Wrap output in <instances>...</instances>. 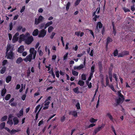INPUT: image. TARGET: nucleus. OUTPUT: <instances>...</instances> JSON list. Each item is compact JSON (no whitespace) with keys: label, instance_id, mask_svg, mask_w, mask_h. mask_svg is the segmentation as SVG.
Segmentation results:
<instances>
[{"label":"nucleus","instance_id":"obj_40","mask_svg":"<svg viewBox=\"0 0 135 135\" xmlns=\"http://www.w3.org/2000/svg\"><path fill=\"white\" fill-rule=\"evenodd\" d=\"M99 17V16H97V15H95L94 17L93 18L92 20L95 22L96 21H97V19Z\"/></svg>","mask_w":135,"mask_h":135},{"label":"nucleus","instance_id":"obj_51","mask_svg":"<svg viewBox=\"0 0 135 135\" xmlns=\"http://www.w3.org/2000/svg\"><path fill=\"white\" fill-rule=\"evenodd\" d=\"M65 115L63 116L61 118V122H63L65 120Z\"/></svg>","mask_w":135,"mask_h":135},{"label":"nucleus","instance_id":"obj_32","mask_svg":"<svg viewBox=\"0 0 135 135\" xmlns=\"http://www.w3.org/2000/svg\"><path fill=\"white\" fill-rule=\"evenodd\" d=\"M97 25L99 28H101L103 27V24L100 22H98L97 23Z\"/></svg>","mask_w":135,"mask_h":135},{"label":"nucleus","instance_id":"obj_47","mask_svg":"<svg viewBox=\"0 0 135 135\" xmlns=\"http://www.w3.org/2000/svg\"><path fill=\"white\" fill-rule=\"evenodd\" d=\"M22 28V27L21 26H18L16 30L18 31H20Z\"/></svg>","mask_w":135,"mask_h":135},{"label":"nucleus","instance_id":"obj_30","mask_svg":"<svg viewBox=\"0 0 135 135\" xmlns=\"http://www.w3.org/2000/svg\"><path fill=\"white\" fill-rule=\"evenodd\" d=\"M122 100V98H121L119 97L118 99H117L116 100V102L117 104H119L120 102L121 101H123Z\"/></svg>","mask_w":135,"mask_h":135},{"label":"nucleus","instance_id":"obj_11","mask_svg":"<svg viewBox=\"0 0 135 135\" xmlns=\"http://www.w3.org/2000/svg\"><path fill=\"white\" fill-rule=\"evenodd\" d=\"M95 65L94 64L91 68V71L90 72V74L93 75L94 74V73L95 71Z\"/></svg>","mask_w":135,"mask_h":135},{"label":"nucleus","instance_id":"obj_4","mask_svg":"<svg viewBox=\"0 0 135 135\" xmlns=\"http://www.w3.org/2000/svg\"><path fill=\"white\" fill-rule=\"evenodd\" d=\"M14 53L13 52L12 50H10L9 52L7 53L6 55L7 56V58L10 59H13Z\"/></svg>","mask_w":135,"mask_h":135},{"label":"nucleus","instance_id":"obj_9","mask_svg":"<svg viewBox=\"0 0 135 135\" xmlns=\"http://www.w3.org/2000/svg\"><path fill=\"white\" fill-rule=\"evenodd\" d=\"M69 115H72L74 117H77L78 116V112L75 111H71L69 113Z\"/></svg>","mask_w":135,"mask_h":135},{"label":"nucleus","instance_id":"obj_49","mask_svg":"<svg viewBox=\"0 0 135 135\" xmlns=\"http://www.w3.org/2000/svg\"><path fill=\"white\" fill-rule=\"evenodd\" d=\"M123 9L124 11L126 13L127 12H130V11L129 9L124 7L123 8Z\"/></svg>","mask_w":135,"mask_h":135},{"label":"nucleus","instance_id":"obj_59","mask_svg":"<svg viewBox=\"0 0 135 135\" xmlns=\"http://www.w3.org/2000/svg\"><path fill=\"white\" fill-rule=\"evenodd\" d=\"M31 72L30 70H28L27 71V77H29L30 76Z\"/></svg>","mask_w":135,"mask_h":135},{"label":"nucleus","instance_id":"obj_7","mask_svg":"<svg viewBox=\"0 0 135 135\" xmlns=\"http://www.w3.org/2000/svg\"><path fill=\"white\" fill-rule=\"evenodd\" d=\"M30 36V33L28 32H27L25 35H24L23 34H22L20 36V40H22L23 41L24 40V38L25 37H29Z\"/></svg>","mask_w":135,"mask_h":135},{"label":"nucleus","instance_id":"obj_31","mask_svg":"<svg viewBox=\"0 0 135 135\" xmlns=\"http://www.w3.org/2000/svg\"><path fill=\"white\" fill-rule=\"evenodd\" d=\"M113 40L109 37H108L107 38V41L106 42L109 44L110 42H112Z\"/></svg>","mask_w":135,"mask_h":135},{"label":"nucleus","instance_id":"obj_29","mask_svg":"<svg viewBox=\"0 0 135 135\" xmlns=\"http://www.w3.org/2000/svg\"><path fill=\"white\" fill-rule=\"evenodd\" d=\"M78 84L81 86H83L84 84V82L82 80H80L78 82Z\"/></svg>","mask_w":135,"mask_h":135},{"label":"nucleus","instance_id":"obj_5","mask_svg":"<svg viewBox=\"0 0 135 135\" xmlns=\"http://www.w3.org/2000/svg\"><path fill=\"white\" fill-rule=\"evenodd\" d=\"M46 31L45 30V29H42L40 32L38 36L39 37H43L46 35Z\"/></svg>","mask_w":135,"mask_h":135},{"label":"nucleus","instance_id":"obj_17","mask_svg":"<svg viewBox=\"0 0 135 135\" xmlns=\"http://www.w3.org/2000/svg\"><path fill=\"white\" fill-rule=\"evenodd\" d=\"M19 113H17L16 115L18 118H20L21 116H22L23 115V112L22 109H21L19 111Z\"/></svg>","mask_w":135,"mask_h":135},{"label":"nucleus","instance_id":"obj_15","mask_svg":"<svg viewBox=\"0 0 135 135\" xmlns=\"http://www.w3.org/2000/svg\"><path fill=\"white\" fill-rule=\"evenodd\" d=\"M24 48L23 46H21L18 49V51L20 53L23 52L24 50Z\"/></svg>","mask_w":135,"mask_h":135},{"label":"nucleus","instance_id":"obj_55","mask_svg":"<svg viewBox=\"0 0 135 135\" xmlns=\"http://www.w3.org/2000/svg\"><path fill=\"white\" fill-rule=\"evenodd\" d=\"M7 63V60H4L2 62V65L3 66H4Z\"/></svg>","mask_w":135,"mask_h":135},{"label":"nucleus","instance_id":"obj_27","mask_svg":"<svg viewBox=\"0 0 135 135\" xmlns=\"http://www.w3.org/2000/svg\"><path fill=\"white\" fill-rule=\"evenodd\" d=\"M6 68L5 66L3 67L1 70L0 73L2 74H3L6 71Z\"/></svg>","mask_w":135,"mask_h":135},{"label":"nucleus","instance_id":"obj_45","mask_svg":"<svg viewBox=\"0 0 135 135\" xmlns=\"http://www.w3.org/2000/svg\"><path fill=\"white\" fill-rule=\"evenodd\" d=\"M18 131L15 129H12L10 132V133L11 134H15V133L18 132Z\"/></svg>","mask_w":135,"mask_h":135},{"label":"nucleus","instance_id":"obj_8","mask_svg":"<svg viewBox=\"0 0 135 135\" xmlns=\"http://www.w3.org/2000/svg\"><path fill=\"white\" fill-rule=\"evenodd\" d=\"M32 55L29 54L26 56V58L24 59V60L26 62L29 61L30 62L32 59Z\"/></svg>","mask_w":135,"mask_h":135},{"label":"nucleus","instance_id":"obj_14","mask_svg":"<svg viewBox=\"0 0 135 135\" xmlns=\"http://www.w3.org/2000/svg\"><path fill=\"white\" fill-rule=\"evenodd\" d=\"M39 31L38 29H36L34 30L32 32V35L34 36H37L38 33Z\"/></svg>","mask_w":135,"mask_h":135},{"label":"nucleus","instance_id":"obj_23","mask_svg":"<svg viewBox=\"0 0 135 135\" xmlns=\"http://www.w3.org/2000/svg\"><path fill=\"white\" fill-rule=\"evenodd\" d=\"M79 88L78 87H76V88L73 89V91L74 93L77 94L80 93L79 91Z\"/></svg>","mask_w":135,"mask_h":135},{"label":"nucleus","instance_id":"obj_54","mask_svg":"<svg viewBox=\"0 0 135 135\" xmlns=\"http://www.w3.org/2000/svg\"><path fill=\"white\" fill-rule=\"evenodd\" d=\"M40 105L39 104L35 108V113H36L38 109H39V108H40Z\"/></svg>","mask_w":135,"mask_h":135},{"label":"nucleus","instance_id":"obj_44","mask_svg":"<svg viewBox=\"0 0 135 135\" xmlns=\"http://www.w3.org/2000/svg\"><path fill=\"white\" fill-rule=\"evenodd\" d=\"M76 107L78 109H80V104L79 102H78L76 105Z\"/></svg>","mask_w":135,"mask_h":135},{"label":"nucleus","instance_id":"obj_62","mask_svg":"<svg viewBox=\"0 0 135 135\" xmlns=\"http://www.w3.org/2000/svg\"><path fill=\"white\" fill-rule=\"evenodd\" d=\"M26 94L23 95L21 97V99L23 100H24L26 98Z\"/></svg>","mask_w":135,"mask_h":135},{"label":"nucleus","instance_id":"obj_53","mask_svg":"<svg viewBox=\"0 0 135 135\" xmlns=\"http://www.w3.org/2000/svg\"><path fill=\"white\" fill-rule=\"evenodd\" d=\"M124 55H128L129 54V51H123Z\"/></svg>","mask_w":135,"mask_h":135},{"label":"nucleus","instance_id":"obj_42","mask_svg":"<svg viewBox=\"0 0 135 135\" xmlns=\"http://www.w3.org/2000/svg\"><path fill=\"white\" fill-rule=\"evenodd\" d=\"M70 6V3L69 2H68L66 4V10L68 11L69 9V7Z\"/></svg>","mask_w":135,"mask_h":135},{"label":"nucleus","instance_id":"obj_10","mask_svg":"<svg viewBox=\"0 0 135 135\" xmlns=\"http://www.w3.org/2000/svg\"><path fill=\"white\" fill-rule=\"evenodd\" d=\"M113 70V65L111 64L109 69L108 74L109 75H112Z\"/></svg>","mask_w":135,"mask_h":135},{"label":"nucleus","instance_id":"obj_34","mask_svg":"<svg viewBox=\"0 0 135 135\" xmlns=\"http://www.w3.org/2000/svg\"><path fill=\"white\" fill-rule=\"evenodd\" d=\"M7 118V116L5 115L2 117L1 119V121L2 122L5 121Z\"/></svg>","mask_w":135,"mask_h":135},{"label":"nucleus","instance_id":"obj_12","mask_svg":"<svg viewBox=\"0 0 135 135\" xmlns=\"http://www.w3.org/2000/svg\"><path fill=\"white\" fill-rule=\"evenodd\" d=\"M98 65L99 68V70L100 72L102 71L103 67L102 65L101 62L99 61L98 63Z\"/></svg>","mask_w":135,"mask_h":135},{"label":"nucleus","instance_id":"obj_37","mask_svg":"<svg viewBox=\"0 0 135 135\" xmlns=\"http://www.w3.org/2000/svg\"><path fill=\"white\" fill-rule=\"evenodd\" d=\"M113 55L114 56H118V50L117 49H115L113 52Z\"/></svg>","mask_w":135,"mask_h":135},{"label":"nucleus","instance_id":"obj_39","mask_svg":"<svg viewBox=\"0 0 135 135\" xmlns=\"http://www.w3.org/2000/svg\"><path fill=\"white\" fill-rule=\"evenodd\" d=\"M109 86L110 88L113 91H114V92H116V91L115 89L114 86L112 84L111 85H109Z\"/></svg>","mask_w":135,"mask_h":135},{"label":"nucleus","instance_id":"obj_35","mask_svg":"<svg viewBox=\"0 0 135 135\" xmlns=\"http://www.w3.org/2000/svg\"><path fill=\"white\" fill-rule=\"evenodd\" d=\"M7 123L12 126L13 124V122L12 119H8V120L7 122Z\"/></svg>","mask_w":135,"mask_h":135},{"label":"nucleus","instance_id":"obj_58","mask_svg":"<svg viewBox=\"0 0 135 135\" xmlns=\"http://www.w3.org/2000/svg\"><path fill=\"white\" fill-rule=\"evenodd\" d=\"M96 124L94 123H92L90 124L88 126V128H90L91 127H93L95 126Z\"/></svg>","mask_w":135,"mask_h":135},{"label":"nucleus","instance_id":"obj_64","mask_svg":"<svg viewBox=\"0 0 135 135\" xmlns=\"http://www.w3.org/2000/svg\"><path fill=\"white\" fill-rule=\"evenodd\" d=\"M93 77V75L90 74V76L88 78V81H89L91 79V78Z\"/></svg>","mask_w":135,"mask_h":135},{"label":"nucleus","instance_id":"obj_1","mask_svg":"<svg viewBox=\"0 0 135 135\" xmlns=\"http://www.w3.org/2000/svg\"><path fill=\"white\" fill-rule=\"evenodd\" d=\"M51 100V97L49 96L47 98L45 102V103L44 105L45 106L43 108L44 110H46L49 107V105L50 103V101Z\"/></svg>","mask_w":135,"mask_h":135},{"label":"nucleus","instance_id":"obj_2","mask_svg":"<svg viewBox=\"0 0 135 135\" xmlns=\"http://www.w3.org/2000/svg\"><path fill=\"white\" fill-rule=\"evenodd\" d=\"M105 125L102 124L101 126H99L98 127L95 128L94 130V132L93 133V135H95L98 132L100 131L104 127Z\"/></svg>","mask_w":135,"mask_h":135},{"label":"nucleus","instance_id":"obj_22","mask_svg":"<svg viewBox=\"0 0 135 135\" xmlns=\"http://www.w3.org/2000/svg\"><path fill=\"white\" fill-rule=\"evenodd\" d=\"M7 92L6 89L5 88L3 89L1 91V95L2 97H4Z\"/></svg>","mask_w":135,"mask_h":135},{"label":"nucleus","instance_id":"obj_13","mask_svg":"<svg viewBox=\"0 0 135 135\" xmlns=\"http://www.w3.org/2000/svg\"><path fill=\"white\" fill-rule=\"evenodd\" d=\"M35 52H37V51L35 50V49L33 47H31L30 49V54L32 55H33V54H34Z\"/></svg>","mask_w":135,"mask_h":135},{"label":"nucleus","instance_id":"obj_36","mask_svg":"<svg viewBox=\"0 0 135 135\" xmlns=\"http://www.w3.org/2000/svg\"><path fill=\"white\" fill-rule=\"evenodd\" d=\"M54 29V28L52 26H49L48 28V32L49 33H50Z\"/></svg>","mask_w":135,"mask_h":135},{"label":"nucleus","instance_id":"obj_61","mask_svg":"<svg viewBox=\"0 0 135 135\" xmlns=\"http://www.w3.org/2000/svg\"><path fill=\"white\" fill-rule=\"evenodd\" d=\"M55 33L54 32H53L52 33V34L50 36V38L52 39L54 38V36H55Z\"/></svg>","mask_w":135,"mask_h":135},{"label":"nucleus","instance_id":"obj_33","mask_svg":"<svg viewBox=\"0 0 135 135\" xmlns=\"http://www.w3.org/2000/svg\"><path fill=\"white\" fill-rule=\"evenodd\" d=\"M11 97V95L10 94H8L5 96V99L6 100H8Z\"/></svg>","mask_w":135,"mask_h":135},{"label":"nucleus","instance_id":"obj_6","mask_svg":"<svg viewBox=\"0 0 135 135\" xmlns=\"http://www.w3.org/2000/svg\"><path fill=\"white\" fill-rule=\"evenodd\" d=\"M33 40V37L31 36L27 37V38L25 40V42L26 44L29 45L32 42Z\"/></svg>","mask_w":135,"mask_h":135},{"label":"nucleus","instance_id":"obj_26","mask_svg":"<svg viewBox=\"0 0 135 135\" xmlns=\"http://www.w3.org/2000/svg\"><path fill=\"white\" fill-rule=\"evenodd\" d=\"M118 96L122 98V100H124V96L121 93L120 91H118Z\"/></svg>","mask_w":135,"mask_h":135},{"label":"nucleus","instance_id":"obj_43","mask_svg":"<svg viewBox=\"0 0 135 135\" xmlns=\"http://www.w3.org/2000/svg\"><path fill=\"white\" fill-rule=\"evenodd\" d=\"M72 73L73 74L74 76H77L78 74V73L75 71L72 70Z\"/></svg>","mask_w":135,"mask_h":135},{"label":"nucleus","instance_id":"obj_3","mask_svg":"<svg viewBox=\"0 0 135 135\" xmlns=\"http://www.w3.org/2000/svg\"><path fill=\"white\" fill-rule=\"evenodd\" d=\"M44 20V18L41 15L39 16L38 18H35V24L37 25L40 22Z\"/></svg>","mask_w":135,"mask_h":135},{"label":"nucleus","instance_id":"obj_52","mask_svg":"<svg viewBox=\"0 0 135 135\" xmlns=\"http://www.w3.org/2000/svg\"><path fill=\"white\" fill-rule=\"evenodd\" d=\"M84 67V65L83 64H81L78 66L79 70H80L83 69Z\"/></svg>","mask_w":135,"mask_h":135},{"label":"nucleus","instance_id":"obj_41","mask_svg":"<svg viewBox=\"0 0 135 135\" xmlns=\"http://www.w3.org/2000/svg\"><path fill=\"white\" fill-rule=\"evenodd\" d=\"M68 53L67 52L66 54L64 55L63 57V60H66V59L68 57Z\"/></svg>","mask_w":135,"mask_h":135},{"label":"nucleus","instance_id":"obj_21","mask_svg":"<svg viewBox=\"0 0 135 135\" xmlns=\"http://www.w3.org/2000/svg\"><path fill=\"white\" fill-rule=\"evenodd\" d=\"M14 122V125H17L18 123L19 120L17 117H14L13 119Z\"/></svg>","mask_w":135,"mask_h":135},{"label":"nucleus","instance_id":"obj_38","mask_svg":"<svg viewBox=\"0 0 135 135\" xmlns=\"http://www.w3.org/2000/svg\"><path fill=\"white\" fill-rule=\"evenodd\" d=\"M40 46H39L38 49L37 51L39 53V55L40 56H42L43 55V52L41 50H39Z\"/></svg>","mask_w":135,"mask_h":135},{"label":"nucleus","instance_id":"obj_50","mask_svg":"<svg viewBox=\"0 0 135 135\" xmlns=\"http://www.w3.org/2000/svg\"><path fill=\"white\" fill-rule=\"evenodd\" d=\"M124 56V55L123 52H122L121 53H119L118 56V57H123Z\"/></svg>","mask_w":135,"mask_h":135},{"label":"nucleus","instance_id":"obj_19","mask_svg":"<svg viewBox=\"0 0 135 135\" xmlns=\"http://www.w3.org/2000/svg\"><path fill=\"white\" fill-rule=\"evenodd\" d=\"M106 116L108 117L110 120L112 121H113V118L112 115L109 113H107Z\"/></svg>","mask_w":135,"mask_h":135},{"label":"nucleus","instance_id":"obj_18","mask_svg":"<svg viewBox=\"0 0 135 135\" xmlns=\"http://www.w3.org/2000/svg\"><path fill=\"white\" fill-rule=\"evenodd\" d=\"M12 77L11 76L9 75L7 76L6 78V82L7 83H8L11 81L12 79Z\"/></svg>","mask_w":135,"mask_h":135},{"label":"nucleus","instance_id":"obj_16","mask_svg":"<svg viewBox=\"0 0 135 135\" xmlns=\"http://www.w3.org/2000/svg\"><path fill=\"white\" fill-rule=\"evenodd\" d=\"M52 23V22L51 21L48 22L45 25L44 29H46L47 27L50 26V25H51Z\"/></svg>","mask_w":135,"mask_h":135},{"label":"nucleus","instance_id":"obj_60","mask_svg":"<svg viewBox=\"0 0 135 135\" xmlns=\"http://www.w3.org/2000/svg\"><path fill=\"white\" fill-rule=\"evenodd\" d=\"M51 75L53 76V78L55 79V75L52 69H51Z\"/></svg>","mask_w":135,"mask_h":135},{"label":"nucleus","instance_id":"obj_63","mask_svg":"<svg viewBox=\"0 0 135 135\" xmlns=\"http://www.w3.org/2000/svg\"><path fill=\"white\" fill-rule=\"evenodd\" d=\"M80 2V1H78V0H76L75 2L74 6H76L78 5V4Z\"/></svg>","mask_w":135,"mask_h":135},{"label":"nucleus","instance_id":"obj_24","mask_svg":"<svg viewBox=\"0 0 135 135\" xmlns=\"http://www.w3.org/2000/svg\"><path fill=\"white\" fill-rule=\"evenodd\" d=\"M5 126V123L3 122L0 124V129H3L4 128Z\"/></svg>","mask_w":135,"mask_h":135},{"label":"nucleus","instance_id":"obj_56","mask_svg":"<svg viewBox=\"0 0 135 135\" xmlns=\"http://www.w3.org/2000/svg\"><path fill=\"white\" fill-rule=\"evenodd\" d=\"M9 30L11 31L12 30L13 28L12 23V22H11L9 23Z\"/></svg>","mask_w":135,"mask_h":135},{"label":"nucleus","instance_id":"obj_46","mask_svg":"<svg viewBox=\"0 0 135 135\" xmlns=\"http://www.w3.org/2000/svg\"><path fill=\"white\" fill-rule=\"evenodd\" d=\"M106 86H105V87H106L107 86L109 85V80L108 78V77H107L106 78Z\"/></svg>","mask_w":135,"mask_h":135},{"label":"nucleus","instance_id":"obj_57","mask_svg":"<svg viewBox=\"0 0 135 135\" xmlns=\"http://www.w3.org/2000/svg\"><path fill=\"white\" fill-rule=\"evenodd\" d=\"M56 77L57 78L59 77V71L58 70L56 71L55 72Z\"/></svg>","mask_w":135,"mask_h":135},{"label":"nucleus","instance_id":"obj_28","mask_svg":"<svg viewBox=\"0 0 135 135\" xmlns=\"http://www.w3.org/2000/svg\"><path fill=\"white\" fill-rule=\"evenodd\" d=\"M98 120L97 119H95L93 118H91L89 119V122L91 123H94Z\"/></svg>","mask_w":135,"mask_h":135},{"label":"nucleus","instance_id":"obj_48","mask_svg":"<svg viewBox=\"0 0 135 135\" xmlns=\"http://www.w3.org/2000/svg\"><path fill=\"white\" fill-rule=\"evenodd\" d=\"M81 79L83 80H85L86 79V76L85 74H83L81 75Z\"/></svg>","mask_w":135,"mask_h":135},{"label":"nucleus","instance_id":"obj_20","mask_svg":"<svg viewBox=\"0 0 135 135\" xmlns=\"http://www.w3.org/2000/svg\"><path fill=\"white\" fill-rule=\"evenodd\" d=\"M23 61L21 57H18L16 60V62L17 64H19Z\"/></svg>","mask_w":135,"mask_h":135},{"label":"nucleus","instance_id":"obj_25","mask_svg":"<svg viewBox=\"0 0 135 135\" xmlns=\"http://www.w3.org/2000/svg\"><path fill=\"white\" fill-rule=\"evenodd\" d=\"M18 37H16L14 36L12 40L13 42V43H15L16 41H18Z\"/></svg>","mask_w":135,"mask_h":135}]
</instances>
